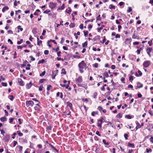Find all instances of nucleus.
<instances>
[{
	"instance_id": "f257e3e1",
	"label": "nucleus",
	"mask_w": 153,
	"mask_h": 153,
	"mask_svg": "<svg viewBox=\"0 0 153 153\" xmlns=\"http://www.w3.org/2000/svg\"><path fill=\"white\" fill-rule=\"evenodd\" d=\"M78 67L79 70L81 73H82L84 72L83 69L85 70L88 67L87 66L86 64L85 63L84 61H82L78 64Z\"/></svg>"
},
{
	"instance_id": "f03ea898",
	"label": "nucleus",
	"mask_w": 153,
	"mask_h": 153,
	"mask_svg": "<svg viewBox=\"0 0 153 153\" xmlns=\"http://www.w3.org/2000/svg\"><path fill=\"white\" fill-rule=\"evenodd\" d=\"M26 105L27 107L32 106L34 104V102L31 100L27 101L26 102Z\"/></svg>"
},
{
	"instance_id": "7ed1b4c3",
	"label": "nucleus",
	"mask_w": 153,
	"mask_h": 153,
	"mask_svg": "<svg viewBox=\"0 0 153 153\" xmlns=\"http://www.w3.org/2000/svg\"><path fill=\"white\" fill-rule=\"evenodd\" d=\"M49 7L51 9L55 8L56 6V3L50 2L49 5Z\"/></svg>"
},
{
	"instance_id": "20e7f679",
	"label": "nucleus",
	"mask_w": 153,
	"mask_h": 153,
	"mask_svg": "<svg viewBox=\"0 0 153 153\" xmlns=\"http://www.w3.org/2000/svg\"><path fill=\"white\" fill-rule=\"evenodd\" d=\"M151 64L150 61H145L143 63V66L145 68H147Z\"/></svg>"
},
{
	"instance_id": "39448f33",
	"label": "nucleus",
	"mask_w": 153,
	"mask_h": 153,
	"mask_svg": "<svg viewBox=\"0 0 153 153\" xmlns=\"http://www.w3.org/2000/svg\"><path fill=\"white\" fill-rule=\"evenodd\" d=\"M76 83H80L82 82V77L81 76H79L78 78L75 80Z\"/></svg>"
},
{
	"instance_id": "423d86ee",
	"label": "nucleus",
	"mask_w": 153,
	"mask_h": 153,
	"mask_svg": "<svg viewBox=\"0 0 153 153\" xmlns=\"http://www.w3.org/2000/svg\"><path fill=\"white\" fill-rule=\"evenodd\" d=\"M153 49L151 48H148L146 50V51L149 56H151L150 53L152 51Z\"/></svg>"
},
{
	"instance_id": "0eeeda50",
	"label": "nucleus",
	"mask_w": 153,
	"mask_h": 153,
	"mask_svg": "<svg viewBox=\"0 0 153 153\" xmlns=\"http://www.w3.org/2000/svg\"><path fill=\"white\" fill-rule=\"evenodd\" d=\"M18 82L19 84L21 86H24V84L23 81L21 78H19L18 79Z\"/></svg>"
},
{
	"instance_id": "6e6552de",
	"label": "nucleus",
	"mask_w": 153,
	"mask_h": 153,
	"mask_svg": "<svg viewBox=\"0 0 153 153\" xmlns=\"http://www.w3.org/2000/svg\"><path fill=\"white\" fill-rule=\"evenodd\" d=\"M104 120V119L102 117L101 119L99 120V121L101 122L100 123H98L97 126L99 127L100 128H101L102 127V123L103 122V121Z\"/></svg>"
},
{
	"instance_id": "1a4fd4ad",
	"label": "nucleus",
	"mask_w": 153,
	"mask_h": 153,
	"mask_svg": "<svg viewBox=\"0 0 153 153\" xmlns=\"http://www.w3.org/2000/svg\"><path fill=\"white\" fill-rule=\"evenodd\" d=\"M10 139V136L9 135H7L5 136L4 137L3 139L5 141L7 142Z\"/></svg>"
},
{
	"instance_id": "9d476101",
	"label": "nucleus",
	"mask_w": 153,
	"mask_h": 153,
	"mask_svg": "<svg viewBox=\"0 0 153 153\" xmlns=\"http://www.w3.org/2000/svg\"><path fill=\"white\" fill-rule=\"evenodd\" d=\"M143 86V85L142 84L139 82H138L137 83V88H142Z\"/></svg>"
},
{
	"instance_id": "9b49d317",
	"label": "nucleus",
	"mask_w": 153,
	"mask_h": 153,
	"mask_svg": "<svg viewBox=\"0 0 153 153\" xmlns=\"http://www.w3.org/2000/svg\"><path fill=\"white\" fill-rule=\"evenodd\" d=\"M32 85V84L31 82H30L29 84H27L26 85V88L27 89H29L31 86Z\"/></svg>"
},
{
	"instance_id": "f8f14e48",
	"label": "nucleus",
	"mask_w": 153,
	"mask_h": 153,
	"mask_svg": "<svg viewBox=\"0 0 153 153\" xmlns=\"http://www.w3.org/2000/svg\"><path fill=\"white\" fill-rule=\"evenodd\" d=\"M9 7L7 6H5L2 9V11L4 12L6 10H8Z\"/></svg>"
},
{
	"instance_id": "ddd939ff",
	"label": "nucleus",
	"mask_w": 153,
	"mask_h": 153,
	"mask_svg": "<svg viewBox=\"0 0 153 153\" xmlns=\"http://www.w3.org/2000/svg\"><path fill=\"white\" fill-rule=\"evenodd\" d=\"M67 105L69 107L71 108V109H72V103L69 102H67Z\"/></svg>"
},
{
	"instance_id": "4468645a",
	"label": "nucleus",
	"mask_w": 153,
	"mask_h": 153,
	"mask_svg": "<svg viewBox=\"0 0 153 153\" xmlns=\"http://www.w3.org/2000/svg\"><path fill=\"white\" fill-rule=\"evenodd\" d=\"M49 145L50 146H51V147L54 150H55V151H56V152H58V150H57L56 148L55 147H54L52 145H51V144H49Z\"/></svg>"
},
{
	"instance_id": "2eb2a0df",
	"label": "nucleus",
	"mask_w": 153,
	"mask_h": 153,
	"mask_svg": "<svg viewBox=\"0 0 153 153\" xmlns=\"http://www.w3.org/2000/svg\"><path fill=\"white\" fill-rule=\"evenodd\" d=\"M0 120L2 122H4L6 120V118L5 117H2L0 118Z\"/></svg>"
},
{
	"instance_id": "dca6fc26",
	"label": "nucleus",
	"mask_w": 153,
	"mask_h": 153,
	"mask_svg": "<svg viewBox=\"0 0 153 153\" xmlns=\"http://www.w3.org/2000/svg\"><path fill=\"white\" fill-rule=\"evenodd\" d=\"M60 85L62 87H65L66 88H68V87H69V86L68 85H63L62 84H60Z\"/></svg>"
},
{
	"instance_id": "f3484780",
	"label": "nucleus",
	"mask_w": 153,
	"mask_h": 153,
	"mask_svg": "<svg viewBox=\"0 0 153 153\" xmlns=\"http://www.w3.org/2000/svg\"><path fill=\"white\" fill-rule=\"evenodd\" d=\"M122 114L121 113H119L116 116V117L117 118H121L122 117Z\"/></svg>"
},
{
	"instance_id": "a211bd4d",
	"label": "nucleus",
	"mask_w": 153,
	"mask_h": 153,
	"mask_svg": "<svg viewBox=\"0 0 153 153\" xmlns=\"http://www.w3.org/2000/svg\"><path fill=\"white\" fill-rule=\"evenodd\" d=\"M87 42L86 41L82 44V46L83 47H86L87 46Z\"/></svg>"
},
{
	"instance_id": "6ab92c4d",
	"label": "nucleus",
	"mask_w": 153,
	"mask_h": 153,
	"mask_svg": "<svg viewBox=\"0 0 153 153\" xmlns=\"http://www.w3.org/2000/svg\"><path fill=\"white\" fill-rule=\"evenodd\" d=\"M109 7L110 9H115V6L114 5H113L112 4L110 5L109 6Z\"/></svg>"
},
{
	"instance_id": "aec40b11",
	"label": "nucleus",
	"mask_w": 153,
	"mask_h": 153,
	"mask_svg": "<svg viewBox=\"0 0 153 153\" xmlns=\"http://www.w3.org/2000/svg\"><path fill=\"white\" fill-rule=\"evenodd\" d=\"M128 146L129 147H132L133 148L134 147V143H128Z\"/></svg>"
},
{
	"instance_id": "412c9836",
	"label": "nucleus",
	"mask_w": 153,
	"mask_h": 153,
	"mask_svg": "<svg viewBox=\"0 0 153 153\" xmlns=\"http://www.w3.org/2000/svg\"><path fill=\"white\" fill-rule=\"evenodd\" d=\"M61 73L64 74H66V71H65V69L63 68L62 69Z\"/></svg>"
},
{
	"instance_id": "4be33fe9",
	"label": "nucleus",
	"mask_w": 153,
	"mask_h": 153,
	"mask_svg": "<svg viewBox=\"0 0 153 153\" xmlns=\"http://www.w3.org/2000/svg\"><path fill=\"white\" fill-rule=\"evenodd\" d=\"M69 26L71 28H73L75 26V24L74 23H71L69 25Z\"/></svg>"
},
{
	"instance_id": "5701e85b",
	"label": "nucleus",
	"mask_w": 153,
	"mask_h": 153,
	"mask_svg": "<svg viewBox=\"0 0 153 153\" xmlns=\"http://www.w3.org/2000/svg\"><path fill=\"white\" fill-rule=\"evenodd\" d=\"M45 81H46V79H40L39 80V82L40 83H42L44 82Z\"/></svg>"
},
{
	"instance_id": "b1692460",
	"label": "nucleus",
	"mask_w": 153,
	"mask_h": 153,
	"mask_svg": "<svg viewBox=\"0 0 153 153\" xmlns=\"http://www.w3.org/2000/svg\"><path fill=\"white\" fill-rule=\"evenodd\" d=\"M68 8L69 9V10L68 11L67 10H66V12L68 14H70L71 12V8L70 7H69Z\"/></svg>"
},
{
	"instance_id": "393cba45",
	"label": "nucleus",
	"mask_w": 153,
	"mask_h": 153,
	"mask_svg": "<svg viewBox=\"0 0 153 153\" xmlns=\"http://www.w3.org/2000/svg\"><path fill=\"white\" fill-rule=\"evenodd\" d=\"M17 132L18 133V134L19 135V136L20 137H21L23 136V134L22 133L20 132V131H17Z\"/></svg>"
},
{
	"instance_id": "a878e982",
	"label": "nucleus",
	"mask_w": 153,
	"mask_h": 153,
	"mask_svg": "<svg viewBox=\"0 0 153 153\" xmlns=\"http://www.w3.org/2000/svg\"><path fill=\"white\" fill-rule=\"evenodd\" d=\"M132 10V9L130 7H128V9L127 10V12L128 13L130 12H131Z\"/></svg>"
},
{
	"instance_id": "bb28decb",
	"label": "nucleus",
	"mask_w": 153,
	"mask_h": 153,
	"mask_svg": "<svg viewBox=\"0 0 153 153\" xmlns=\"http://www.w3.org/2000/svg\"><path fill=\"white\" fill-rule=\"evenodd\" d=\"M141 128V126L140 125L139 123H137V125L136 127V128L137 129L138 128Z\"/></svg>"
},
{
	"instance_id": "cd10ccee",
	"label": "nucleus",
	"mask_w": 153,
	"mask_h": 153,
	"mask_svg": "<svg viewBox=\"0 0 153 153\" xmlns=\"http://www.w3.org/2000/svg\"><path fill=\"white\" fill-rule=\"evenodd\" d=\"M45 61L44 59H42L41 60L39 61L38 62V64H39L41 63H43L45 62Z\"/></svg>"
},
{
	"instance_id": "c85d7f7f",
	"label": "nucleus",
	"mask_w": 153,
	"mask_h": 153,
	"mask_svg": "<svg viewBox=\"0 0 153 153\" xmlns=\"http://www.w3.org/2000/svg\"><path fill=\"white\" fill-rule=\"evenodd\" d=\"M103 75L106 77H108V73L106 72H105L104 74Z\"/></svg>"
},
{
	"instance_id": "c756f323",
	"label": "nucleus",
	"mask_w": 153,
	"mask_h": 153,
	"mask_svg": "<svg viewBox=\"0 0 153 153\" xmlns=\"http://www.w3.org/2000/svg\"><path fill=\"white\" fill-rule=\"evenodd\" d=\"M148 112L149 114L151 115L152 116H153V112L151 110H150L148 111Z\"/></svg>"
},
{
	"instance_id": "7c9ffc66",
	"label": "nucleus",
	"mask_w": 153,
	"mask_h": 153,
	"mask_svg": "<svg viewBox=\"0 0 153 153\" xmlns=\"http://www.w3.org/2000/svg\"><path fill=\"white\" fill-rule=\"evenodd\" d=\"M65 8V5L63 4L62 6L59 7V10H63Z\"/></svg>"
},
{
	"instance_id": "2f4dec72",
	"label": "nucleus",
	"mask_w": 153,
	"mask_h": 153,
	"mask_svg": "<svg viewBox=\"0 0 153 153\" xmlns=\"http://www.w3.org/2000/svg\"><path fill=\"white\" fill-rule=\"evenodd\" d=\"M98 64L97 63H95L93 65V66L95 68L98 67Z\"/></svg>"
},
{
	"instance_id": "473e14b6",
	"label": "nucleus",
	"mask_w": 153,
	"mask_h": 153,
	"mask_svg": "<svg viewBox=\"0 0 153 153\" xmlns=\"http://www.w3.org/2000/svg\"><path fill=\"white\" fill-rule=\"evenodd\" d=\"M42 45V41L40 40L37 42V45L39 46H41Z\"/></svg>"
},
{
	"instance_id": "72a5a7b5",
	"label": "nucleus",
	"mask_w": 153,
	"mask_h": 153,
	"mask_svg": "<svg viewBox=\"0 0 153 153\" xmlns=\"http://www.w3.org/2000/svg\"><path fill=\"white\" fill-rule=\"evenodd\" d=\"M54 71H52V78L53 79H54L55 78V77L56 75V74H54Z\"/></svg>"
},
{
	"instance_id": "f704fd0d",
	"label": "nucleus",
	"mask_w": 153,
	"mask_h": 153,
	"mask_svg": "<svg viewBox=\"0 0 153 153\" xmlns=\"http://www.w3.org/2000/svg\"><path fill=\"white\" fill-rule=\"evenodd\" d=\"M17 28L18 30H20L21 31H22L23 30V28L21 27L20 26H18L17 27Z\"/></svg>"
},
{
	"instance_id": "c9c22d12",
	"label": "nucleus",
	"mask_w": 153,
	"mask_h": 153,
	"mask_svg": "<svg viewBox=\"0 0 153 153\" xmlns=\"http://www.w3.org/2000/svg\"><path fill=\"white\" fill-rule=\"evenodd\" d=\"M126 117L128 119H131L132 118V117L130 115H128L126 116Z\"/></svg>"
},
{
	"instance_id": "e433bc0d",
	"label": "nucleus",
	"mask_w": 153,
	"mask_h": 153,
	"mask_svg": "<svg viewBox=\"0 0 153 153\" xmlns=\"http://www.w3.org/2000/svg\"><path fill=\"white\" fill-rule=\"evenodd\" d=\"M120 37V35L118 34H117L115 36V38H119Z\"/></svg>"
},
{
	"instance_id": "4c0bfd02",
	"label": "nucleus",
	"mask_w": 153,
	"mask_h": 153,
	"mask_svg": "<svg viewBox=\"0 0 153 153\" xmlns=\"http://www.w3.org/2000/svg\"><path fill=\"white\" fill-rule=\"evenodd\" d=\"M97 92H95L94 93L93 95V97L94 98H96L97 97Z\"/></svg>"
},
{
	"instance_id": "58836bf2",
	"label": "nucleus",
	"mask_w": 153,
	"mask_h": 153,
	"mask_svg": "<svg viewBox=\"0 0 153 153\" xmlns=\"http://www.w3.org/2000/svg\"><path fill=\"white\" fill-rule=\"evenodd\" d=\"M23 40L22 39H21L20 41H18L17 42V44L18 45H19L21 44L23 42Z\"/></svg>"
},
{
	"instance_id": "ea45409f",
	"label": "nucleus",
	"mask_w": 153,
	"mask_h": 153,
	"mask_svg": "<svg viewBox=\"0 0 153 153\" xmlns=\"http://www.w3.org/2000/svg\"><path fill=\"white\" fill-rule=\"evenodd\" d=\"M50 12V10H46L43 12L44 13L48 14Z\"/></svg>"
},
{
	"instance_id": "a19ab883",
	"label": "nucleus",
	"mask_w": 153,
	"mask_h": 153,
	"mask_svg": "<svg viewBox=\"0 0 153 153\" xmlns=\"http://www.w3.org/2000/svg\"><path fill=\"white\" fill-rule=\"evenodd\" d=\"M152 150L151 149H146V152L147 153H149V152H152Z\"/></svg>"
},
{
	"instance_id": "79ce46f5",
	"label": "nucleus",
	"mask_w": 153,
	"mask_h": 153,
	"mask_svg": "<svg viewBox=\"0 0 153 153\" xmlns=\"http://www.w3.org/2000/svg\"><path fill=\"white\" fill-rule=\"evenodd\" d=\"M45 71H43L42 73L40 74V76H42L45 75Z\"/></svg>"
},
{
	"instance_id": "37998d69",
	"label": "nucleus",
	"mask_w": 153,
	"mask_h": 153,
	"mask_svg": "<svg viewBox=\"0 0 153 153\" xmlns=\"http://www.w3.org/2000/svg\"><path fill=\"white\" fill-rule=\"evenodd\" d=\"M43 88V87L42 85L40 86L39 88V91H42V90Z\"/></svg>"
},
{
	"instance_id": "c03bdc74",
	"label": "nucleus",
	"mask_w": 153,
	"mask_h": 153,
	"mask_svg": "<svg viewBox=\"0 0 153 153\" xmlns=\"http://www.w3.org/2000/svg\"><path fill=\"white\" fill-rule=\"evenodd\" d=\"M139 44V42H134L133 43V44L134 45H138Z\"/></svg>"
},
{
	"instance_id": "a18cd8bd",
	"label": "nucleus",
	"mask_w": 153,
	"mask_h": 153,
	"mask_svg": "<svg viewBox=\"0 0 153 153\" xmlns=\"http://www.w3.org/2000/svg\"><path fill=\"white\" fill-rule=\"evenodd\" d=\"M102 142L104 143L106 145H108V143H106L105 140L104 139L102 140Z\"/></svg>"
},
{
	"instance_id": "49530a36",
	"label": "nucleus",
	"mask_w": 153,
	"mask_h": 153,
	"mask_svg": "<svg viewBox=\"0 0 153 153\" xmlns=\"http://www.w3.org/2000/svg\"><path fill=\"white\" fill-rule=\"evenodd\" d=\"M83 32L84 33V36H87L88 35V31H84Z\"/></svg>"
},
{
	"instance_id": "de8ad7c7",
	"label": "nucleus",
	"mask_w": 153,
	"mask_h": 153,
	"mask_svg": "<svg viewBox=\"0 0 153 153\" xmlns=\"http://www.w3.org/2000/svg\"><path fill=\"white\" fill-rule=\"evenodd\" d=\"M17 144V141H13V146L14 147L16 146V145Z\"/></svg>"
},
{
	"instance_id": "09e8293b",
	"label": "nucleus",
	"mask_w": 153,
	"mask_h": 153,
	"mask_svg": "<svg viewBox=\"0 0 153 153\" xmlns=\"http://www.w3.org/2000/svg\"><path fill=\"white\" fill-rule=\"evenodd\" d=\"M51 85H49L47 86V90L48 91L50 90V88H51Z\"/></svg>"
},
{
	"instance_id": "8fccbe9b",
	"label": "nucleus",
	"mask_w": 153,
	"mask_h": 153,
	"mask_svg": "<svg viewBox=\"0 0 153 153\" xmlns=\"http://www.w3.org/2000/svg\"><path fill=\"white\" fill-rule=\"evenodd\" d=\"M44 53L45 55H47L49 53V51L48 50H46L44 51Z\"/></svg>"
},
{
	"instance_id": "3c124183",
	"label": "nucleus",
	"mask_w": 153,
	"mask_h": 153,
	"mask_svg": "<svg viewBox=\"0 0 153 153\" xmlns=\"http://www.w3.org/2000/svg\"><path fill=\"white\" fill-rule=\"evenodd\" d=\"M1 84L3 86H6L7 85V83L3 82H2Z\"/></svg>"
},
{
	"instance_id": "603ef678",
	"label": "nucleus",
	"mask_w": 153,
	"mask_h": 153,
	"mask_svg": "<svg viewBox=\"0 0 153 153\" xmlns=\"http://www.w3.org/2000/svg\"><path fill=\"white\" fill-rule=\"evenodd\" d=\"M102 108L101 106H99L97 108V109L99 111H101L102 110Z\"/></svg>"
},
{
	"instance_id": "864d4df0",
	"label": "nucleus",
	"mask_w": 153,
	"mask_h": 153,
	"mask_svg": "<svg viewBox=\"0 0 153 153\" xmlns=\"http://www.w3.org/2000/svg\"><path fill=\"white\" fill-rule=\"evenodd\" d=\"M79 28L81 29H83V25L82 24H81L79 26Z\"/></svg>"
},
{
	"instance_id": "5fc2aeb1",
	"label": "nucleus",
	"mask_w": 153,
	"mask_h": 153,
	"mask_svg": "<svg viewBox=\"0 0 153 153\" xmlns=\"http://www.w3.org/2000/svg\"><path fill=\"white\" fill-rule=\"evenodd\" d=\"M133 80V76H130L129 78V80L131 81Z\"/></svg>"
},
{
	"instance_id": "6e6d98bb",
	"label": "nucleus",
	"mask_w": 153,
	"mask_h": 153,
	"mask_svg": "<svg viewBox=\"0 0 153 153\" xmlns=\"http://www.w3.org/2000/svg\"><path fill=\"white\" fill-rule=\"evenodd\" d=\"M96 134L99 136H101V134H100V132L98 131H96Z\"/></svg>"
},
{
	"instance_id": "4d7b16f0",
	"label": "nucleus",
	"mask_w": 153,
	"mask_h": 153,
	"mask_svg": "<svg viewBox=\"0 0 153 153\" xmlns=\"http://www.w3.org/2000/svg\"><path fill=\"white\" fill-rule=\"evenodd\" d=\"M124 136L126 140H127L128 139L127 137H128V135L127 134H124Z\"/></svg>"
},
{
	"instance_id": "13d9d810",
	"label": "nucleus",
	"mask_w": 153,
	"mask_h": 153,
	"mask_svg": "<svg viewBox=\"0 0 153 153\" xmlns=\"http://www.w3.org/2000/svg\"><path fill=\"white\" fill-rule=\"evenodd\" d=\"M61 52L60 51H59L57 53V55L59 57L61 56Z\"/></svg>"
},
{
	"instance_id": "bf43d9fd",
	"label": "nucleus",
	"mask_w": 153,
	"mask_h": 153,
	"mask_svg": "<svg viewBox=\"0 0 153 153\" xmlns=\"http://www.w3.org/2000/svg\"><path fill=\"white\" fill-rule=\"evenodd\" d=\"M100 15H98L97 17V19L98 20H101V18L100 17Z\"/></svg>"
},
{
	"instance_id": "052dcab7",
	"label": "nucleus",
	"mask_w": 153,
	"mask_h": 153,
	"mask_svg": "<svg viewBox=\"0 0 153 153\" xmlns=\"http://www.w3.org/2000/svg\"><path fill=\"white\" fill-rule=\"evenodd\" d=\"M16 135V133H14L13 134V136L12 137V138H13V139H14L15 138V136Z\"/></svg>"
},
{
	"instance_id": "680f3d73",
	"label": "nucleus",
	"mask_w": 153,
	"mask_h": 153,
	"mask_svg": "<svg viewBox=\"0 0 153 153\" xmlns=\"http://www.w3.org/2000/svg\"><path fill=\"white\" fill-rule=\"evenodd\" d=\"M30 58H31V60L32 61H33L35 60V59L32 56H30Z\"/></svg>"
},
{
	"instance_id": "e2e57ef3",
	"label": "nucleus",
	"mask_w": 153,
	"mask_h": 153,
	"mask_svg": "<svg viewBox=\"0 0 153 153\" xmlns=\"http://www.w3.org/2000/svg\"><path fill=\"white\" fill-rule=\"evenodd\" d=\"M92 27V25H89L88 26V28L90 29H91Z\"/></svg>"
},
{
	"instance_id": "0e129e2a",
	"label": "nucleus",
	"mask_w": 153,
	"mask_h": 153,
	"mask_svg": "<svg viewBox=\"0 0 153 153\" xmlns=\"http://www.w3.org/2000/svg\"><path fill=\"white\" fill-rule=\"evenodd\" d=\"M137 95L139 98H141L142 97V95L140 93L138 94Z\"/></svg>"
},
{
	"instance_id": "69168bd1",
	"label": "nucleus",
	"mask_w": 153,
	"mask_h": 153,
	"mask_svg": "<svg viewBox=\"0 0 153 153\" xmlns=\"http://www.w3.org/2000/svg\"><path fill=\"white\" fill-rule=\"evenodd\" d=\"M9 28V26L7 24L6 26L5 27V29L6 30H7Z\"/></svg>"
},
{
	"instance_id": "338daca9",
	"label": "nucleus",
	"mask_w": 153,
	"mask_h": 153,
	"mask_svg": "<svg viewBox=\"0 0 153 153\" xmlns=\"http://www.w3.org/2000/svg\"><path fill=\"white\" fill-rule=\"evenodd\" d=\"M37 146L38 148L40 149L42 148V145L40 144H38L37 145Z\"/></svg>"
},
{
	"instance_id": "774afa93",
	"label": "nucleus",
	"mask_w": 153,
	"mask_h": 153,
	"mask_svg": "<svg viewBox=\"0 0 153 153\" xmlns=\"http://www.w3.org/2000/svg\"><path fill=\"white\" fill-rule=\"evenodd\" d=\"M124 3L123 2H121L119 3V5H120V6H122V5H123V4Z\"/></svg>"
}]
</instances>
